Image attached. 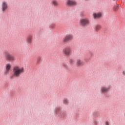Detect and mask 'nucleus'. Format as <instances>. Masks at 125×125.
Masks as SVG:
<instances>
[{
    "label": "nucleus",
    "instance_id": "f257e3e1",
    "mask_svg": "<svg viewBox=\"0 0 125 125\" xmlns=\"http://www.w3.org/2000/svg\"><path fill=\"white\" fill-rule=\"evenodd\" d=\"M25 71L24 67H21L20 66H16L14 67L13 69V75L14 77L18 78L20 76L21 74H23Z\"/></svg>",
    "mask_w": 125,
    "mask_h": 125
},
{
    "label": "nucleus",
    "instance_id": "f03ea898",
    "mask_svg": "<svg viewBox=\"0 0 125 125\" xmlns=\"http://www.w3.org/2000/svg\"><path fill=\"white\" fill-rule=\"evenodd\" d=\"M4 56L6 60H8L9 61H15V57L11 55V54L8 52L4 53Z\"/></svg>",
    "mask_w": 125,
    "mask_h": 125
},
{
    "label": "nucleus",
    "instance_id": "7ed1b4c3",
    "mask_svg": "<svg viewBox=\"0 0 125 125\" xmlns=\"http://www.w3.org/2000/svg\"><path fill=\"white\" fill-rule=\"evenodd\" d=\"M81 26H86L89 24V20L88 19H82L80 21Z\"/></svg>",
    "mask_w": 125,
    "mask_h": 125
},
{
    "label": "nucleus",
    "instance_id": "20e7f679",
    "mask_svg": "<svg viewBox=\"0 0 125 125\" xmlns=\"http://www.w3.org/2000/svg\"><path fill=\"white\" fill-rule=\"evenodd\" d=\"M63 52L64 54V56H66V57H69V56L71 55V48L67 47L64 48L63 50Z\"/></svg>",
    "mask_w": 125,
    "mask_h": 125
},
{
    "label": "nucleus",
    "instance_id": "39448f33",
    "mask_svg": "<svg viewBox=\"0 0 125 125\" xmlns=\"http://www.w3.org/2000/svg\"><path fill=\"white\" fill-rule=\"evenodd\" d=\"M11 68V65L10 63H7L6 64L5 71L4 72L5 75H7L8 73L10 72V69Z\"/></svg>",
    "mask_w": 125,
    "mask_h": 125
},
{
    "label": "nucleus",
    "instance_id": "423d86ee",
    "mask_svg": "<svg viewBox=\"0 0 125 125\" xmlns=\"http://www.w3.org/2000/svg\"><path fill=\"white\" fill-rule=\"evenodd\" d=\"M73 40V36L71 35H68L65 36L64 39L63 40V42H68V41H71Z\"/></svg>",
    "mask_w": 125,
    "mask_h": 125
},
{
    "label": "nucleus",
    "instance_id": "0eeeda50",
    "mask_svg": "<svg viewBox=\"0 0 125 125\" xmlns=\"http://www.w3.org/2000/svg\"><path fill=\"white\" fill-rule=\"evenodd\" d=\"M76 65L77 67H82V66H83V62L80 59H77L76 61Z\"/></svg>",
    "mask_w": 125,
    "mask_h": 125
},
{
    "label": "nucleus",
    "instance_id": "6e6552de",
    "mask_svg": "<svg viewBox=\"0 0 125 125\" xmlns=\"http://www.w3.org/2000/svg\"><path fill=\"white\" fill-rule=\"evenodd\" d=\"M67 4L68 5H76L77 4V2L72 0H69L67 1Z\"/></svg>",
    "mask_w": 125,
    "mask_h": 125
},
{
    "label": "nucleus",
    "instance_id": "1a4fd4ad",
    "mask_svg": "<svg viewBox=\"0 0 125 125\" xmlns=\"http://www.w3.org/2000/svg\"><path fill=\"white\" fill-rule=\"evenodd\" d=\"M26 42L29 44H31L33 42V37L32 36H28L26 39Z\"/></svg>",
    "mask_w": 125,
    "mask_h": 125
},
{
    "label": "nucleus",
    "instance_id": "9d476101",
    "mask_svg": "<svg viewBox=\"0 0 125 125\" xmlns=\"http://www.w3.org/2000/svg\"><path fill=\"white\" fill-rule=\"evenodd\" d=\"M101 16H102V14L101 13L94 14V17L95 19H98V18H100Z\"/></svg>",
    "mask_w": 125,
    "mask_h": 125
},
{
    "label": "nucleus",
    "instance_id": "9b49d317",
    "mask_svg": "<svg viewBox=\"0 0 125 125\" xmlns=\"http://www.w3.org/2000/svg\"><path fill=\"white\" fill-rule=\"evenodd\" d=\"M2 11H4L6 8H7V5L6 4V3L5 2H3L2 5Z\"/></svg>",
    "mask_w": 125,
    "mask_h": 125
},
{
    "label": "nucleus",
    "instance_id": "f8f14e48",
    "mask_svg": "<svg viewBox=\"0 0 125 125\" xmlns=\"http://www.w3.org/2000/svg\"><path fill=\"white\" fill-rule=\"evenodd\" d=\"M95 30L96 32H99L101 30V25H97L95 28Z\"/></svg>",
    "mask_w": 125,
    "mask_h": 125
},
{
    "label": "nucleus",
    "instance_id": "ddd939ff",
    "mask_svg": "<svg viewBox=\"0 0 125 125\" xmlns=\"http://www.w3.org/2000/svg\"><path fill=\"white\" fill-rule=\"evenodd\" d=\"M108 90H109V88H106L105 87H103L102 88V91L103 92H107V91H108Z\"/></svg>",
    "mask_w": 125,
    "mask_h": 125
},
{
    "label": "nucleus",
    "instance_id": "4468645a",
    "mask_svg": "<svg viewBox=\"0 0 125 125\" xmlns=\"http://www.w3.org/2000/svg\"><path fill=\"white\" fill-rule=\"evenodd\" d=\"M52 3L55 6H57V5H58V2H57V1H56V0H53L52 1Z\"/></svg>",
    "mask_w": 125,
    "mask_h": 125
},
{
    "label": "nucleus",
    "instance_id": "2eb2a0df",
    "mask_svg": "<svg viewBox=\"0 0 125 125\" xmlns=\"http://www.w3.org/2000/svg\"><path fill=\"white\" fill-rule=\"evenodd\" d=\"M63 67L64 68H65V69H68V65L66 64H63Z\"/></svg>",
    "mask_w": 125,
    "mask_h": 125
},
{
    "label": "nucleus",
    "instance_id": "dca6fc26",
    "mask_svg": "<svg viewBox=\"0 0 125 125\" xmlns=\"http://www.w3.org/2000/svg\"><path fill=\"white\" fill-rule=\"evenodd\" d=\"M68 104V101L67 100H64L63 101V104Z\"/></svg>",
    "mask_w": 125,
    "mask_h": 125
},
{
    "label": "nucleus",
    "instance_id": "f3484780",
    "mask_svg": "<svg viewBox=\"0 0 125 125\" xmlns=\"http://www.w3.org/2000/svg\"><path fill=\"white\" fill-rule=\"evenodd\" d=\"M70 63H71V64H73V63H74V60L73 59H70L69 61Z\"/></svg>",
    "mask_w": 125,
    "mask_h": 125
},
{
    "label": "nucleus",
    "instance_id": "a211bd4d",
    "mask_svg": "<svg viewBox=\"0 0 125 125\" xmlns=\"http://www.w3.org/2000/svg\"><path fill=\"white\" fill-rule=\"evenodd\" d=\"M119 9V6H116L114 7V10H117V9Z\"/></svg>",
    "mask_w": 125,
    "mask_h": 125
},
{
    "label": "nucleus",
    "instance_id": "6ab92c4d",
    "mask_svg": "<svg viewBox=\"0 0 125 125\" xmlns=\"http://www.w3.org/2000/svg\"><path fill=\"white\" fill-rule=\"evenodd\" d=\"M105 125H109V122H106V123H105Z\"/></svg>",
    "mask_w": 125,
    "mask_h": 125
},
{
    "label": "nucleus",
    "instance_id": "aec40b11",
    "mask_svg": "<svg viewBox=\"0 0 125 125\" xmlns=\"http://www.w3.org/2000/svg\"><path fill=\"white\" fill-rule=\"evenodd\" d=\"M123 74H124V75H125V71L123 72Z\"/></svg>",
    "mask_w": 125,
    "mask_h": 125
},
{
    "label": "nucleus",
    "instance_id": "412c9836",
    "mask_svg": "<svg viewBox=\"0 0 125 125\" xmlns=\"http://www.w3.org/2000/svg\"><path fill=\"white\" fill-rule=\"evenodd\" d=\"M13 76L11 77V78H12Z\"/></svg>",
    "mask_w": 125,
    "mask_h": 125
}]
</instances>
